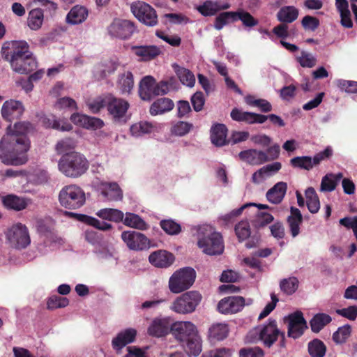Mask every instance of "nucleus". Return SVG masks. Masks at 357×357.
Wrapping results in <instances>:
<instances>
[{
	"label": "nucleus",
	"mask_w": 357,
	"mask_h": 357,
	"mask_svg": "<svg viewBox=\"0 0 357 357\" xmlns=\"http://www.w3.org/2000/svg\"><path fill=\"white\" fill-rule=\"evenodd\" d=\"M131 11L135 17L143 24L153 26L158 23V16L153 8L143 1H137L131 5Z\"/></svg>",
	"instance_id": "11"
},
{
	"label": "nucleus",
	"mask_w": 357,
	"mask_h": 357,
	"mask_svg": "<svg viewBox=\"0 0 357 357\" xmlns=\"http://www.w3.org/2000/svg\"><path fill=\"white\" fill-rule=\"evenodd\" d=\"M71 121L75 125L87 129H97L103 126V121L95 117H90L84 114L75 113L70 116Z\"/></svg>",
	"instance_id": "21"
},
{
	"label": "nucleus",
	"mask_w": 357,
	"mask_h": 357,
	"mask_svg": "<svg viewBox=\"0 0 357 357\" xmlns=\"http://www.w3.org/2000/svg\"><path fill=\"white\" fill-rule=\"evenodd\" d=\"M6 244L15 250H22L31 243L29 229L22 223H15L5 231Z\"/></svg>",
	"instance_id": "8"
},
{
	"label": "nucleus",
	"mask_w": 357,
	"mask_h": 357,
	"mask_svg": "<svg viewBox=\"0 0 357 357\" xmlns=\"http://www.w3.org/2000/svg\"><path fill=\"white\" fill-rule=\"evenodd\" d=\"M45 123L46 126L49 128H52L54 129L59 130L61 131H69L72 129V126L69 123L63 120L48 119L47 121Z\"/></svg>",
	"instance_id": "63"
},
{
	"label": "nucleus",
	"mask_w": 357,
	"mask_h": 357,
	"mask_svg": "<svg viewBox=\"0 0 357 357\" xmlns=\"http://www.w3.org/2000/svg\"><path fill=\"white\" fill-rule=\"evenodd\" d=\"M281 290L286 294H294L298 287V280L295 277L283 279L280 283Z\"/></svg>",
	"instance_id": "48"
},
{
	"label": "nucleus",
	"mask_w": 357,
	"mask_h": 357,
	"mask_svg": "<svg viewBox=\"0 0 357 357\" xmlns=\"http://www.w3.org/2000/svg\"><path fill=\"white\" fill-rule=\"evenodd\" d=\"M296 60L303 68H312L317 62L313 54L305 51L301 52V55L296 57Z\"/></svg>",
	"instance_id": "52"
},
{
	"label": "nucleus",
	"mask_w": 357,
	"mask_h": 357,
	"mask_svg": "<svg viewBox=\"0 0 357 357\" xmlns=\"http://www.w3.org/2000/svg\"><path fill=\"white\" fill-rule=\"evenodd\" d=\"M107 111L115 121L121 120L126 115L129 103L126 100L107 94Z\"/></svg>",
	"instance_id": "14"
},
{
	"label": "nucleus",
	"mask_w": 357,
	"mask_h": 357,
	"mask_svg": "<svg viewBox=\"0 0 357 357\" xmlns=\"http://www.w3.org/2000/svg\"><path fill=\"white\" fill-rule=\"evenodd\" d=\"M79 220L96 229L102 231H107L112 228V225L105 222H101L96 218L86 215H77Z\"/></svg>",
	"instance_id": "46"
},
{
	"label": "nucleus",
	"mask_w": 357,
	"mask_h": 357,
	"mask_svg": "<svg viewBox=\"0 0 357 357\" xmlns=\"http://www.w3.org/2000/svg\"><path fill=\"white\" fill-rule=\"evenodd\" d=\"M13 52L10 63L13 70L20 74H27L37 66L36 59L29 50V45L25 41H15L12 44Z\"/></svg>",
	"instance_id": "3"
},
{
	"label": "nucleus",
	"mask_w": 357,
	"mask_h": 357,
	"mask_svg": "<svg viewBox=\"0 0 357 357\" xmlns=\"http://www.w3.org/2000/svg\"><path fill=\"white\" fill-rule=\"evenodd\" d=\"M89 167V162L82 153L76 151L62 155L58 162L59 170L66 177L78 178Z\"/></svg>",
	"instance_id": "5"
},
{
	"label": "nucleus",
	"mask_w": 357,
	"mask_h": 357,
	"mask_svg": "<svg viewBox=\"0 0 357 357\" xmlns=\"http://www.w3.org/2000/svg\"><path fill=\"white\" fill-rule=\"evenodd\" d=\"M248 335L252 341H261L264 346L271 347L279 337L284 338V333L278 328L275 320L269 319L266 323L252 329Z\"/></svg>",
	"instance_id": "6"
},
{
	"label": "nucleus",
	"mask_w": 357,
	"mask_h": 357,
	"mask_svg": "<svg viewBox=\"0 0 357 357\" xmlns=\"http://www.w3.org/2000/svg\"><path fill=\"white\" fill-rule=\"evenodd\" d=\"M290 163L292 167L296 168L310 170L312 169L311 157L301 156L295 157L291 159Z\"/></svg>",
	"instance_id": "54"
},
{
	"label": "nucleus",
	"mask_w": 357,
	"mask_h": 357,
	"mask_svg": "<svg viewBox=\"0 0 357 357\" xmlns=\"http://www.w3.org/2000/svg\"><path fill=\"white\" fill-rule=\"evenodd\" d=\"M123 224L128 227L139 230L148 229V225L138 215L132 213H126L125 218L123 219Z\"/></svg>",
	"instance_id": "40"
},
{
	"label": "nucleus",
	"mask_w": 357,
	"mask_h": 357,
	"mask_svg": "<svg viewBox=\"0 0 357 357\" xmlns=\"http://www.w3.org/2000/svg\"><path fill=\"white\" fill-rule=\"evenodd\" d=\"M235 232L239 241L247 239L251 234L250 224L248 221H241L235 227Z\"/></svg>",
	"instance_id": "51"
},
{
	"label": "nucleus",
	"mask_w": 357,
	"mask_h": 357,
	"mask_svg": "<svg viewBox=\"0 0 357 357\" xmlns=\"http://www.w3.org/2000/svg\"><path fill=\"white\" fill-rule=\"evenodd\" d=\"M173 337L189 356H197L202 351V339L196 325L190 321H177L170 326Z\"/></svg>",
	"instance_id": "2"
},
{
	"label": "nucleus",
	"mask_w": 357,
	"mask_h": 357,
	"mask_svg": "<svg viewBox=\"0 0 357 357\" xmlns=\"http://www.w3.org/2000/svg\"><path fill=\"white\" fill-rule=\"evenodd\" d=\"M307 206L312 213H316L320 208V202L315 190L310 187L305 190Z\"/></svg>",
	"instance_id": "42"
},
{
	"label": "nucleus",
	"mask_w": 357,
	"mask_h": 357,
	"mask_svg": "<svg viewBox=\"0 0 357 357\" xmlns=\"http://www.w3.org/2000/svg\"><path fill=\"white\" fill-rule=\"evenodd\" d=\"M229 333V328L226 324H213L208 328V336L211 340H222L225 339Z\"/></svg>",
	"instance_id": "37"
},
{
	"label": "nucleus",
	"mask_w": 357,
	"mask_h": 357,
	"mask_svg": "<svg viewBox=\"0 0 357 357\" xmlns=\"http://www.w3.org/2000/svg\"><path fill=\"white\" fill-rule=\"evenodd\" d=\"M116 87L121 94H130L134 87V79L131 72L127 71L119 76Z\"/></svg>",
	"instance_id": "33"
},
{
	"label": "nucleus",
	"mask_w": 357,
	"mask_h": 357,
	"mask_svg": "<svg viewBox=\"0 0 357 357\" xmlns=\"http://www.w3.org/2000/svg\"><path fill=\"white\" fill-rule=\"evenodd\" d=\"M162 128L161 123L142 121L133 123L130 128V132L134 137H141L145 135L158 132Z\"/></svg>",
	"instance_id": "18"
},
{
	"label": "nucleus",
	"mask_w": 357,
	"mask_h": 357,
	"mask_svg": "<svg viewBox=\"0 0 357 357\" xmlns=\"http://www.w3.org/2000/svg\"><path fill=\"white\" fill-rule=\"evenodd\" d=\"M333 178V174H327L322 178L320 185L321 192H332L336 188L337 184Z\"/></svg>",
	"instance_id": "57"
},
{
	"label": "nucleus",
	"mask_w": 357,
	"mask_h": 357,
	"mask_svg": "<svg viewBox=\"0 0 357 357\" xmlns=\"http://www.w3.org/2000/svg\"><path fill=\"white\" fill-rule=\"evenodd\" d=\"M24 111V107L20 101L10 99L3 102L1 114L3 119L10 122L20 118Z\"/></svg>",
	"instance_id": "17"
},
{
	"label": "nucleus",
	"mask_w": 357,
	"mask_h": 357,
	"mask_svg": "<svg viewBox=\"0 0 357 357\" xmlns=\"http://www.w3.org/2000/svg\"><path fill=\"white\" fill-rule=\"evenodd\" d=\"M197 245L204 254L208 255H221L225 248L221 234L208 225L199 227Z\"/></svg>",
	"instance_id": "4"
},
{
	"label": "nucleus",
	"mask_w": 357,
	"mask_h": 357,
	"mask_svg": "<svg viewBox=\"0 0 357 357\" xmlns=\"http://www.w3.org/2000/svg\"><path fill=\"white\" fill-rule=\"evenodd\" d=\"M69 303L68 299L64 297H59L57 296H51L47 303V308L54 310L56 308L64 307Z\"/></svg>",
	"instance_id": "60"
},
{
	"label": "nucleus",
	"mask_w": 357,
	"mask_h": 357,
	"mask_svg": "<svg viewBox=\"0 0 357 357\" xmlns=\"http://www.w3.org/2000/svg\"><path fill=\"white\" fill-rule=\"evenodd\" d=\"M252 204H245L237 209H234L231 212L221 215L218 218V222L221 226H227L229 223L232 222L234 219L239 216L243 211L248 207Z\"/></svg>",
	"instance_id": "45"
},
{
	"label": "nucleus",
	"mask_w": 357,
	"mask_h": 357,
	"mask_svg": "<svg viewBox=\"0 0 357 357\" xmlns=\"http://www.w3.org/2000/svg\"><path fill=\"white\" fill-rule=\"evenodd\" d=\"M239 158L252 165H259L268 160V156L265 152L256 149L241 151L239 153Z\"/></svg>",
	"instance_id": "23"
},
{
	"label": "nucleus",
	"mask_w": 357,
	"mask_h": 357,
	"mask_svg": "<svg viewBox=\"0 0 357 357\" xmlns=\"http://www.w3.org/2000/svg\"><path fill=\"white\" fill-rule=\"evenodd\" d=\"M44 15L41 9H33L29 13L27 24L31 30H38L41 27Z\"/></svg>",
	"instance_id": "41"
},
{
	"label": "nucleus",
	"mask_w": 357,
	"mask_h": 357,
	"mask_svg": "<svg viewBox=\"0 0 357 357\" xmlns=\"http://www.w3.org/2000/svg\"><path fill=\"white\" fill-rule=\"evenodd\" d=\"M298 16V10L294 6H284L280 8L277 14V18L280 22L291 23L295 21Z\"/></svg>",
	"instance_id": "39"
},
{
	"label": "nucleus",
	"mask_w": 357,
	"mask_h": 357,
	"mask_svg": "<svg viewBox=\"0 0 357 357\" xmlns=\"http://www.w3.org/2000/svg\"><path fill=\"white\" fill-rule=\"evenodd\" d=\"M76 146V142L71 138H66L57 142L55 149L59 154H63L73 149Z\"/></svg>",
	"instance_id": "55"
},
{
	"label": "nucleus",
	"mask_w": 357,
	"mask_h": 357,
	"mask_svg": "<svg viewBox=\"0 0 357 357\" xmlns=\"http://www.w3.org/2000/svg\"><path fill=\"white\" fill-rule=\"evenodd\" d=\"M61 205L68 209H77L86 202L84 191L77 185H68L63 187L59 195Z\"/></svg>",
	"instance_id": "9"
},
{
	"label": "nucleus",
	"mask_w": 357,
	"mask_h": 357,
	"mask_svg": "<svg viewBox=\"0 0 357 357\" xmlns=\"http://www.w3.org/2000/svg\"><path fill=\"white\" fill-rule=\"evenodd\" d=\"M172 68L183 85L189 88H192L195 86L196 79L192 71L185 67L179 66L176 63H172Z\"/></svg>",
	"instance_id": "26"
},
{
	"label": "nucleus",
	"mask_w": 357,
	"mask_h": 357,
	"mask_svg": "<svg viewBox=\"0 0 357 357\" xmlns=\"http://www.w3.org/2000/svg\"><path fill=\"white\" fill-rule=\"evenodd\" d=\"M245 305L243 297L229 296L221 299L218 304V311L225 314L240 312Z\"/></svg>",
	"instance_id": "16"
},
{
	"label": "nucleus",
	"mask_w": 357,
	"mask_h": 357,
	"mask_svg": "<svg viewBox=\"0 0 357 357\" xmlns=\"http://www.w3.org/2000/svg\"><path fill=\"white\" fill-rule=\"evenodd\" d=\"M137 335V331L129 328L119 332L112 340V344L113 348L117 351H120L125 346L135 341Z\"/></svg>",
	"instance_id": "20"
},
{
	"label": "nucleus",
	"mask_w": 357,
	"mask_h": 357,
	"mask_svg": "<svg viewBox=\"0 0 357 357\" xmlns=\"http://www.w3.org/2000/svg\"><path fill=\"white\" fill-rule=\"evenodd\" d=\"M287 190V184L285 182L280 181L275 183L270 188L266 194L267 200L273 204H278L283 200Z\"/></svg>",
	"instance_id": "27"
},
{
	"label": "nucleus",
	"mask_w": 357,
	"mask_h": 357,
	"mask_svg": "<svg viewBox=\"0 0 357 357\" xmlns=\"http://www.w3.org/2000/svg\"><path fill=\"white\" fill-rule=\"evenodd\" d=\"M121 238L129 249L143 250L150 248L149 239L143 234L135 231H126L121 234Z\"/></svg>",
	"instance_id": "13"
},
{
	"label": "nucleus",
	"mask_w": 357,
	"mask_h": 357,
	"mask_svg": "<svg viewBox=\"0 0 357 357\" xmlns=\"http://www.w3.org/2000/svg\"><path fill=\"white\" fill-rule=\"evenodd\" d=\"M2 202L5 207L15 211L23 210L28 204V202L25 199L14 195L3 197Z\"/></svg>",
	"instance_id": "35"
},
{
	"label": "nucleus",
	"mask_w": 357,
	"mask_h": 357,
	"mask_svg": "<svg viewBox=\"0 0 357 357\" xmlns=\"http://www.w3.org/2000/svg\"><path fill=\"white\" fill-rule=\"evenodd\" d=\"M303 221V217L301 211L296 208H291V215L288 218V223L290 231L293 237H296L300 232V225Z\"/></svg>",
	"instance_id": "36"
},
{
	"label": "nucleus",
	"mask_w": 357,
	"mask_h": 357,
	"mask_svg": "<svg viewBox=\"0 0 357 357\" xmlns=\"http://www.w3.org/2000/svg\"><path fill=\"white\" fill-rule=\"evenodd\" d=\"M236 21V12H223L220 13L215 17L214 22V28L217 30H221L227 24Z\"/></svg>",
	"instance_id": "44"
},
{
	"label": "nucleus",
	"mask_w": 357,
	"mask_h": 357,
	"mask_svg": "<svg viewBox=\"0 0 357 357\" xmlns=\"http://www.w3.org/2000/svg\"><path fill=\"white\" fill-rule=\"evenodd\" d=\"M192 125L184 121H178L175 123L172 129V133L177 136H183L186 135L192 129Z\"/></svg>",
	"instance_id": "59"
},
{
	"label": "nucleus",
	"mask_w": 357,
	"mask_h": 357,
	"mask_svg": "<svg viewBox=\"0 0 357 357\" xmlns=\"http://www.w3.org/2000/svg\"><path fill=\"white\" fill-rule=\"evenodd\" d=\"M160 227L168 234L176 235L181 231V226L172 220H165L160 222Z\"/></svg>",
	"instance_id": "56"
},
{
	"label": "nucleus",
	"mask_w": 357,
	"mask_h": 357,
	"mask_svg": "<svg viewBox=\"0 0 357 357\" xmlns=\"http://www.w3.org/2000/svg\"><path fill=\"white\" fill-rule=\"evenodd\" d=\"M236 18L241 20L243 24L246 27H253L258 24V20L254 18L248 12L243 10H239L236 12Z\"/></svg>",
	"instance_id": "49"
},
{
	"label": "nucleus",
	"mask_w": 357,
	"mask_h": 357,
	"mask_svg": "<svg viewBox=\"0 0 357 357\" xmlns=\"http://www.w3.org/2000/svg\"><path fill=\"white\" fill-rule=\"evenodd\" d=\"M308 351L312 357H324L326 347L322 341L314 339L308 343Z\"/></svg>",
	"instance_id": "47"
},
{
	"label": "nucleus",
	"mask_w": 357,
	"mask_h": 357,
	"mask_svg": "<svg viewBox=\"0 0 357 357\" xmlns=\"http://www.w3.org/2000/svg\"><path fill=\"white\" fill-rule=\"evenodd\" d=\"M155 79L152 76L144 77L139 83V94L144 100H151L155 95Z\"/></svg>",
	"instance_id": "28"
},
{
	"label": "nucleus",
	"mask_w": 357,
	"mask_h": 357,
	"mask_svg": "<svg viewBox=\"0 0 357 357\" xmlns=\"http://www.w3.org/2000/svg\"><path fill=\"white\" fill-rule=\"evenodd\" d=\"M288 323V335L294 339L299 337L307 328L301 312H296L284 318Z\"/></svg>",
	"instance_id": "15"
},
{
	"label": "nucleus",
	"mask_w": 357,
	"mask_h": 357,
	"mask_svg": "<svg viewBox=\"0 0 357 357\" xmlns=\"http://www.w3.org/2000/svg\"><path fill=\"white\" fill-rule=\"evenodd\" d=\"M331 320V317L328 314L324 313L317 314L310 321L312 331L315 333L319 332Z\"/></svg>",
	"instance_id": "43"
},
{
	"label": "nucleus",
	"mask_w": 357,
	"mask_h": 357,
	"mask_svg": "<svg viewBox=\"0 0 357 357\" xmlns=\"http://www.w3.org/2000/svg\"><path fill=\"white\" fill-rule=\"evenodd\" d=\"M96 215L102 220L119 222L123 220L124 214L118 209L102 208L96 212Z\"/></svg>",
	"instance_id": "38"
},
{
	"label": "nucleus",
	"mask_w": 357,
	"mask_h": 357,
	"mask_svg": "<svg viewBox=\"0 0 357 357\" xmlns=\"http://www.w3.org/2000/svg\"><path fill=\"white\" fill-rule=\"evenodd\" d=\"M351 326L348 324L340 327L333 335V340L337 344L344 343L350 336Z\"/></svg>",
	"instance_id": "50"
},
{
	"label": "nucleus",
	"mask_w": 357,
	"mask_h": 357,
	"mask_svg": "<svg viewBox=\"0 0 357 357\" xmlns=\"http://www.w3.org/2000/svg\"><path fill=\"white\" fill-rule=\"evenodd\" d=\"M170 326L169 317H160L154 319L148 328L150 335L160 337L167 334Z\"/></svg>",
	"instance_id": "25"
},
{
	"label": "nucleus",
	"mask_w": 357,
	"mask_h": 357,
	"mask_svg": "<svg viewBox=\"0 0 357 357\" xmlns=\"http://www.w3.org/2000/svg\"><path fill=\"white\" fill-rule=\"evenodd\" d=\"M101 194L109 201H119L123 198V192L116 183H102L100 185Z\"/></svg>",
	"instance_id": "30"
},
{
	"label": "nucleus",
	"mask_w": 357,
	"mask_h": 357,
	"mask_svg": "<svg viewBox=\"0 0 357 357\" xmlns=\"http://www.w3.org/2000/svg\"><path fill=\"white\" fill-rule=\"evenodd\" d=\"M149 261L155 267L167 268L173 264L174 257L172 253L160 250L152 252L149 257Z\"/></svg>",
	"instance_id": "24"
},
{
	"label": "nucleus",
	"mask_w": 357,
	"mask_h": 357,
	"mask_svg": "<svg viewBox=\"0 0 357 357\" xmlns=\"http://www.w3.org/2000/svg\"><path fill=\"white\" fill-rule=\"evenodd\" d=\"M202 301V295L196 291H190L177 297L171 304L173 312L187 314L195 311Z\"/></svg>",
	"instance_id": "10"
},
{
	"label": "nucleus",
	"mask_w": 357,
	"mask_h": 357,
	"mask_svg": "<svg viewBox=\"0 0 357 357\" xmlns=\"http://www.w3.org/2000/svg\"><path fill=\"white\" fill-rule=\"evenodd\" d=\"M88 17V10L81 6L71 8L66 17V21L70 24H79L84 22Z\"/></svg>",
	"instance_id": "32"
},
{
	"label": "nucleus",
	"mask_w": 357,
	"mask_h": 357,
	"mask_svg": "<svg viewBox=\"0 0 357 357\" xmlns=\"http://www.w3.org/2000/svg\"><path fill=\"white\" fill-rule=\"evenodd\" d=\"M196 278L195 271L190 267L176 271L169 278L168 287L173 294H180L190 289Z\"/></svg>",
	"instance_id": "7"
},
{
	"label": "nucleus",
	"mask_w": 357,
	"mask_h": 357,
	"mask_svg": "<svg viewBox=\"0 0 357 357\" xmlns=\"http://www.w3.org/2000/svg\"><path fill=\"white\" fill-rule=\"evenodd\" d=\"M119 66V63L116 60H110L99 65L97 69L100 71L101 77H106L116 71Z\"/></svg>",
	"instance_id": "53"
},
{
	"label": "nucleus",
	"mask_w": 357,
	"mask_h": 357,
	"mask_svg": "<svg viewBox=\"0 0 357 357\" xmlns=\"http://www.w3.org/2000/svg\"><path fill=\"white\" fill-rule=\"evenodd\" d=\"M227 128L224 124H215L211 129V139L217 146H222L227 143Z\"/></svg>",
	"instance_id": "31"
},
{
	"label": "nucleus",
	"mask_w": 357,
	"mask_h": 357,
	"mask_svg": "<svg viewBox=\"0 0 357 357\" xmlns=\"http://www.w3.org/2000/svg\"><path fill=\"white\" fill-rule=\"evenodd\" d=\"M337 87L347 93H357V82L356 81H350V80H344V79H337L335 82Z\"/></svg>",
	"instance_id": "58"
},
{
	"label": "nucleus",
	"mask_w": 357,
	"mask_h": 357,
	"mask_svg": "<svg viewBox=\"0 0 357 357\" xmlns=\"http://www.w3.org/2000/svg\"><path fill=\"white\" fill-rule=\"evenodd\" d=\"M273 216L266 212H259L255 220V226L259 229L273 221Z\"/></svg>",
	"instance_id": "62"
},
{
	"label": "nucleus",
	"mask_w": 357,
	"mask_h": 357,
	"mask_svg": "<svg viewBox=\"0 0 357 357\" xmlns=\"http://www.w3.org/2000/svg\"><path fill=\"white\" fill-rule=\"evenodd\" d=\"M107 95L98 97L88 103V107L93 113H98L105 107H107Z\"/></svg>",
	"instance_id": "61"
},
{
	"label": "nucleus",
	"mask_w": 357,
	"mask_h": 357,
	"mask_svg": "<svg viewBox=\"0 0 357 357\" xmlns=\"http://www.w3.org/2000/svg\"><path fill=\"white\" fill-rule=\"evenodd\" d=\"M231 117L236 121H243L248 123H263L267 120V116L252 112H243L237 108L233 109Z\"/></svg>",
	"instance_id": "22"
},
{
	"label": "nucleus",
	"mask_w": 357,
	"mask_h": 357,
	"mask_svg": "<svg viewBox=\"0 0 357 357\" xmlns=\"http://www.w3.org/2000/svg\"><path fill=\"white\" fill-rule=\"evenodd\" d=\"M30 127L29 123L18 122L7 128L0 142V150L4 154L0 155V160L3 164L21 165L26 162L30 144L26 135Z\"/></svg>",
	"instance_id": "1"
},
{
	"label": "nucleus",
	"mask_w": 357,
	"mask_h": 357,
	"mask_svg": "<svg viewBox=\"0 0 357 357\" xmlns=\"http://www.w3.org/2000/svg\"><path fill=\"white\" fill-rule=\"evenodd\" d=\"M174 107V102L172 100L162 98L155 101L150 107V114L152 116L161 114L171 111Z\"/></svg>",
	"instance_id": "34"
},
{
	"label": "nucleus",
	"mask_w": 357,
	"mask_h": 357,
	"mask_svg": "<svg viewBox=\"0 0 357 357\" xmlns=\"http://www.w3.org/2000/svg\"><path fill=\"white\" fill-rule=\"evenodd\" d=\"M240 357H264V351L259 347L241 349L239 351Z\"/></svg>",
	"instance_id": "64"
},
{
	"label": "nucleus",
	"mask_w": 357,
	"mask_h": 357,
	"mask_svg": "<svg viewBox=\"0 0 357 357\" xmlns=\"http://www.w3.org/2000/svg\"><path fill=\"white\" fill-rule=\"evenodd\" d=\"M230 3L223 0H206L197 7V10L204 17L213 16L220 11L227 10Z\"/></svg>",
	"instance_id": "19"
},
{
	"label": "nucleus",
	"mask_w": 357,
	"mask_h": 357,
	"mask_svg": "<svg viewBox=\"0 0 357 357\" xmlns=\"http://www.w3.org/2000/svg\"><path fill=\"white\" fill-rule=\"evenodd\" d=\"M133 54L138 56L141 61L153 59L161 53V50L156 46H133L131 48Z\"/></svg>",
	"instance_id": "29"
},
{
	"label": "nucleus",
	"mask_w": 357,
	"mask_h": 357,
	"mask_svg": "<svg viewBox=\"0 0 357 357\" xmlns=\"http://www.w3.org/2000/svg\"><path fill=\"white\" fill-rule=\"evenodd\" d=\"M108 33L113 38L126 40L135 31L134 24L127 20L115 19L107 27Z\"/></svg>",
	"instance_id": "12"
}]
</instances>
